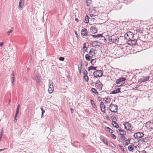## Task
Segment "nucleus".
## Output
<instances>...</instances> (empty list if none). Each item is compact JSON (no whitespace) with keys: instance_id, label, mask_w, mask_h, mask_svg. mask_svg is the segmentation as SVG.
<instances>
[{"instance_id":"1","label":"nucleus","mask_w":153,"mask_h":153,"mask_svg":"<svg viewBox=\"0 0 153 153\" xmlns=\"http://www.w3.org/2000/svg\"><path fill=\"white\" fill-rule=\"evenodd\" d=\"M48 92L49 94H52L54 91L53 83L51 81L49 80L48 84Z\"/></svg>"},{"instance_id":"2","label":"nucleus","mask_w":153,"mask_h":153,"mask_svg":"<svg viewBox=\"0 0 153 153\" xmlns=\"http://www.w3.org/2000/svg\"><path fill=\"white\" fill-rule=\"evenodd\" d=\"M134 34L131 32L126 33L124 35L125 39L127 41L134 38Z\"/></svg>"},{"instance_id":"3","label":"nucleus","mask_w":153,"mask_h":153,"mask_svg":"<svg viewBox=\"0 0 153 153\" xmlns=\"http://www.w3.org/2000/svg\"><path fill=\"white\" fill-rule=\"evenodd\" d=\"M109 110L112 112H116L117 110V106L116 105L111 104L109 105Z\"/></svg>"},{"instance_id":"4","label":"nucleus","mask_w":153,"mask_h":153,"mask_svg":"<svg viewBox=\"0 0 153 153\" xmlns=\"http://www.w3.org/2000/svg\"><path fill=\"white\" fill-rule=\"evenodd\" d=\"M137 44V41L134 38L127 41V44L131 46L136 45Z\"/></svg>"},{"instance_id":"5","label":"nucleus","mask_w":153,"mask_h":153,"mask_svg":"<svg viewBox=\"0 0 153 153\" xmlns=\"http://www.w3.org/2000/svg\"><path fill=\"white\" fill-rule=\"evenodd\" d=\"M93 75L95 77H100L103 75V72L100 70L96 71L94 72Z\"/></svg>"},{"instance_id":"6","label":"nucleus","mask_w":153,"mask_h":153,"mask_svg":"<svg viewBox=\"0 0 153 153\" xmlns=\"http://www.w3.org/2000/svg\"><path fill=\"white\" fill-rule=\"evenodd\" d=\"M144 134L142 132H139L134 134L133 136L135 139H139L143 137Z\"/></svg>"},{"instance_id":"7","label":"nucleus","mask_w":153,"mask_h":153,"mask_svg":"<svg viewBox=\"0 0 153 153\" xmlns=\"http://www.w3.org/2000/svg\"><path fill=\"white\" fill-rule=\"evenodd\" d=\"M95 86L98 90L100 91L102 88V85L100 81L97 80L95 83Z\"/></svg>"},{"instance_id":"8","label":"nucleus","mask_w":153,"mask_h":153,"mask_svg":"<svg viewBox=\"0 0 153 153\" xmlns=\"http://www.w3.org/2000/svg\"><path fill=\"white\" fill-rule=\"evenodd\" d=\"M125 129L128 131H131L132 129V127L131 125L128 122H125L123 124Z\"/></svg>"},{"instance_id":"9","label":"nucleus","mask_w":153,"mask_h":153,"mask_svg":"<svg viewBox=\"0 0 153 153\" xmlns=\"http://www.w3.org/2000/svg\"><path fill=\"white\" fill-rule=\"evenodd\" d=\"M146 127L148 129L153 128V122H148L146 124Z\"/></svg>"},{"instance_id":"10","label":"nucleus","mask_w":153,"mask_h":153,"mask_svg":"<svg viewBox=\"0 0 153 153\" xmlns=\"http://www.w3.org/2000/svg\"><path fill=\"white\" fill-rule=\"evenodd\" d=\"M90 31L92 34H96L97 32V30L96 27L95 26H92L90 29Z\"/></svg>"},{"instance_id":"11","label":"nucleus","mask_w":153,"mask_h":153,"mask_svg":"<svg viewBox=\"0 0 153 153\" xmlns=\"http://www.w3.org/2000/svg\"><path fill=\"white\" fill-rule=\"evenodd\" d=\"M89 54L91 56V58L94 57L96 56V53L95 50L91 49L89 52Z\"/></svg>"},{"instance_id":"12","label":"nucleus","mask_w":153,"mask_h":153,"mask_svg":"<svg viewBox=\"0 0 153 153\" xmlns=\"http://www.w3.org/2000/svg\"><path fill=\"white\" fill-rule=\"evenodd\" d=\"M24 5V1L23 0H20L18 5L19 9L22 10Z\"/></svg>"},{"instance_id":"13","label":"nucleus","mask_w":153,"mask_h":153,"mask_svg":"<svg viewBox=\"0 0 153 153\" xmlns=\"http://www.w3.org/2000/svg\"><path fill=\"white\" fill-rule=\"evenodd\" d=\"M122 139L124 140L123 142V145H128L130 143V140L129 139L125 140V137L123 136L122 137Z\"/></svg>"},{"instance_id":"14","label":"nucleus","mask_w":153,"mask_h":153,"mask_svg":"<svg viewBox=\"0 0 153 153\" xmlns=\"http://www.w3.org/2000/svg\"><path fill=\"white\" fill-rule=\"evenodd\" d=\"M14 74L13 72H12L10 74V77L9 78V80L12 82V84L13 85L14 82Z\"/></svg>"},{"instance_id":"15","label":"nucleus","mask_w":153,"mask_h":153,"mask_svg":"<svg viewBox=\"0 0 153 153\" xmlns=\"http://www.w3.org/2000/svg\"><path fill=\"white\" fill-rule=\"evenodd\" d=\"M125 80L126 78H125L121 77L117 79L116 83L117 84H120L122 82L125 81Z\"/></svg>"},{"instance_id":"16","label":"nucleus","mask_w":153,"mask_h":153,"mask_svg":"<svg viewBox=\"0 0 153 153\" xmlns=\"http://www.w3.org/2000/svg\"><path fill=\"white\" fill-rule=\"evenodd\" d=\"M7 53H5L4 54V60L7 61V62H9L10 61V56H8Z\"/></svg>"},{"instance_id":"17","label":"nucleus","mask_w":153,"mask_h":153,"mask_svg":"<svg viewBox=\"0 0 153 153\" xmlns=\"http://www.w3.org/2000/svg\"><path fill=\"white\" fill-rule=\"evenodd\" d=\"M81 35L84 36H87L88 33L87 29L85 28H83L81 30Z\"/></svg>"},{"instance_id":"18","label":"nucleus","mask_w":153,"mask_h":153,"mask_svg":"<svg viewBox=\"0 0 153 153\" xmlns=\"http://www.w3.org/2000/svg\"><path fill=\"white\" fill-rule=\"evenodd\" d=\"M36 83H39L41 82V79L37 75H35L34 77Z\"/></svg>"},{"instance_id":"19","label":"nucleus","mask_w":153,"mask_h":153,"mask_svg":"<svg viewBox=\"0 0 153 153\" xmlns=\"http://www.w3.org/2000/svg\"><path fill=\"white\" fill-rule=\"evenodd\" d=\"M100 108L102 112H104L105 111V107L103 103L101 102L100 103Z\"/></svg>"},{"instance_id":"20","label":"nucleus","mask_w":153,"mask_h":153,"mask_svg":"<svg viewBox=\"0 0 153 153\" xmlns=\"http://www.w3.org/2000/svg\"><path fill=\"white\" fill-rule=\"evenodd\" d=\"M103 100L105 103L108 104L111 101V99L108 97L105 98Z\"/></svg>"},{"instance_id":"21","label":"nucleus","mask_w":153,"mask_h":153,"mask_svg":"<svg viewBox=\"0 0 153 153\" xmlns=\"http://www.w3.org/2000/svg\"><path fill=\"white\" fill-rule=\"evenodd\" d=\"M101 43L100 42H98L97 41H94L92 42L93 46L94 47H96V46H99Z\"/></svg>"},{"instance_id":"22","label":"nucleus","mask_w":153,"mask_h":153,"mask_svg":"<svg viewBox=\"0 0 153 153\" xmlns=\"http://www.w3.org/2000/svg\"><path fill=\"white\" fill-rule=\"evenodd\" d=\"M120 88H118L116 89L115 90H114L111 91V94H115L117 93H119L120 92Z\"/></svg>"},{"instance_id":"23","label":"nucleus","mask_w":153,"mask_h":153,"mask_svg":"<svg viewBox=\"0 0 153 153\" xmlns=\"http://www.w3.org/2000/svg\"><path fill=\"white\" fill-rule=\"evenodd\" d=\"M118 130L120 134L123 136H122L126 134V132L124 131L121 129H119Z\"/></svg>"},{"instance_id":"24","label":"nucleus","mask_w":153,"mask_h":153,"mask_svg":"<svg viewBox=\"0 0 153 153\" xmlns=\"http://www.w3.org/2000/svg\"><path fill=\"white\" fill-rule=\"evenodd\" d=\"M111 124L115 128H119L118 125L115 121H112L111 122Z\"/></svg>"},{"instance_id":"25","label":"nucleus","mask_w":153,"mask_h":153,"mask_svg":"<svg viewBox=\"0 0 153 153\" xmlns=\"http://www.w3.org/2000/svg\"><path fill=\"white\" fill-rule=\"evenodd\" d=\"M86 3L87 6H90L91 4V0H86Z\"/></svg>"},{"instance_id":"26","label":"nucleus","mask_w":153,"mask_h":153,"mask_svg":"<svg viewBox=\"0 0 153 153\" xmlns=\"http://www.w3.org/2000/svg\"><path fill=\"white\" fill-rule=\"evenodd\" d=\"M96 68V67H94L93 66H91L88 68V71H90L91 70H95Z\"/></svg>"},{"instance_id":"27","label":"nucleus","mask_w":153,"mask_h":153,"mask_svg":"<svg viewBox=\"0 0 153 153\" xmlns=\"http://www.w3.org/2000/svg\"><path fill=\"white\" fill-rule=\"evenodd\" d=\"M91 103L92 107L94 108H96L97 107L94 103V102L92 100H91Z\"/></svg>"},{"instance_id":"28","label":"nucleus","mask_w":153,"mask_h":153,"mask_svg":"<svg viewBox=\"0 0 153 153\" xmlns=\"http://www.w3.org/2000/svg\"><path fill=\"white\" fill-rule=\"evenodd\" d=\"M128 149L129 151L133 152L134 151V149L131 145H129L128 147Z\"/></svg>"},{"instance_id":"29","label":"nucleus","mask_w":153,"mask_h":153,"mask_svg":"<svg viewBox=\"0 0 153 153\" xmlns=\"http://www.w3.org/2000/svg\"><path fill=\"white\" fill-rule=\"evenodd\" d=\"M91 56L90 55L86 54L85 56V58L87 60L89 61L90 59Z\"/></svg>"},{"instance_id":"30","label":"nucleus","mask_w":153,"mask_h":153,"mask_svg":"<svg viewBox=\"0 0 153 153\" xmlns=\"http://www.w3.org/2000/svg\"><path fill=\"white\" fill-rule=\"evenodd\" d=\"M89 20L88 19V16L87 15L85 17V20H84V22L85 23L87 24L88 23Z\"/></svg>"},{"instance_id":"31","label":"nucleus","mask_w":153,"mask_h":153,"mask_svg":"<svg viewBox=\"0 0 153 153\" xmlns=\"http://www.w3.org/2000/svg\"><path fill=\"white\" fill-rule=\"evenodd\" d=\"M97 38H103L102 34H98L97 35Z\"/></svg>"},{"instance_id":"32","label":"nucleus","mask_w":153,"mask_h":153,"mask_svg":"<svg viewBox=\"0 0 153 153\" xmlns=\"http://www.w3.org/2000/svg\"><path fill=\"white\" fill-rule=\"evenodd\" d=\"M106 128L107 129V130L110 133H113V131L111 129L109 128L108 127H107Z\"/></svg>"},{"instance_id":"33","label":"nucleus","mask_w":153,"mask_h":153,"mask_svg":"<svg viewBox=\"0 0 153 153\" xmlns=\"http://www.w3.org/2000/svg\"><path fill=\"white\" fill-rule=\"evenodd\" d=\"M91 63L92 65H94L96 63V61L95 59H93L91 60Z\"/></svg>"},{"instance_id":"34","label":"nucleus","mask_w":153,"mask_h":153,"mask_svg":"<svg viewBox=\"0 0 153 153\" xmlns=\"http://www.w3.org/2000/svg\"><path fill=\"white\" fill-rule=\"evenodd\" d=\"M91 91L92 92L95 94H98L97 91L94 89L92 88L91 89Z\"/></svg>"},{"instance_id":"35","label":"nucleus","mask_w":153,"mask_h":153,"mask_svg":"<svg viewBox=\"0 0 153 153\" xmlns=\"http://www.w3.org/2000/svg\"><path fill=\"white\" fill-rule=\"evenodd\" d=\"M84 78L86 81L87 82L88 81V78L87 76L85 75Z\"/></svg>"},{"instance_id":"36","label":"nucleus","mask_w":153,"mask_h":153,"mask_svg":"<svg viewBox=\"0 0 153 153\" xmlns=\"http://www.w3.org/2000/svg\"><path fill=\"white\" fill-rule=\"evenodd\" d=\"M108 40L109 42H111L112 41V39L111 36H108Z\"/></svg>"},{"instance_id":"37","label":"nucleus","mask_w":153,"mask_h":153,"mask_svg":"<svg viewBox=\"0 0 153 153\" xmlns=\"http://www.w3.org/2000/svg\"><path fill=\"white\" fill-rule=\"evenodd\" d=\"M119 147H120V149H121L122 150V151H123V152L124 153H125V151H124V149H123V147L121 146V145H119Z\"/></svg>"},{"instance_id":"38","label":"nucleus","mask_w":153,"mask_h":153,"mask_svg":"<svg viewBox=\"0 0 153 153\" xmlns=\"http://www.w3.org/2000/svg\"><path fill=\"white\" fill-rule=\"evenodd\" d=\"M74 33L76 36V38L77 39H78L79 38V36L78 34V33L76 31H74Z\"/></svg>"},{"instance_id":"39","label":"nucleus","mask_w":153,"mask_h":153,"mask_svg":"<svg viewBox=\"0 0 153 153\" xmlns=\"http://www.w3.org/2000/svg\"><path fill=\"white\" fill-rule=\"evenodd\" d=\"M59 60L60 61H63L64 60V58L63 57H60L59 58Z\"/></svg>"},{"instance_id":"40","label":"nucleus","mask_w":153,"mask_h":153,"mask_svg":"<svg viewBox=\"0 0 153 153\" xmlns=\"http://www.w3.org/2000/svg\"><path fill=\"white\" fill-rule=\"evenodd\" d=\"M41 109L42 111V117L43 116V114L45 113V111L42 108H41Z\"/></svg>"},{"instance_id":"41","label":"nucleus","mask_w":153,"mask_h":153,"mask_svg":"<svg viewBox=\"0 0 153 153\" xmlns=\"http://www.w3.org/2000/svg\"><path fill=\"white\" fill-rule=\"evenodd\" d=\"M111 136L114 139H115L116 138V137L114 134H111Z\"/></svg>"},{"instance_id":"42","label":"nucleus","mask_w":153,"mask_h":153,"mask_svg":"<svg viewBox=\"0 0 153 153\" xmlns=\"http://www.w3.org/2000/svg\"><path fill=\"white\" fill-rule=\"evenodd\" d=\"M91 36L92 37L94 38H97V35H91Z\"/></svg>"},{"instance_id":"43","label":"nucleus","mask_w":153,"mask_h":153,"mask_svg":"<svg viewBox=\"0 0 153 153\" xmlns=\"http://www.w3.org/2000/svg\"><path fill=\"white\" fill-rule=\"evenodd\" d=\"M4 42H0V46L2 47L3 45Z\"/></svg>"},{"instance_id":"44","label":"nucleus","mask_w":153,"mask_h":153,"mask_svg":"<svg viewBox=\"0 0 153 153\" xmlns=\"http://www.w3.org/2000/svg\"><path fill=\"white\" fill-rule=\"evenodd\" d=\"M149 79V76H147L146 77V79H144V80L142 81H141V82H144L146 80H147Z\"/></svg>"},{"instance_id":"45","label":"nucleus","mask_w":153,"mask_h":153,"mask_svg":"<svg viewBox=\"0 0 153 153\" xmlns=\"http://www.w3.org/2000/svg\"><path fill=\"white\" fill-rule=\"evenodd\" d=\"M19 113V110H17L16 111V115L15 117H16V116L17 114Z\"/></svg>"},{"instance_id":"46","label":"nucleus","mask_w":153,"mask_h":153,"mask_svg":"<svg viewBox=\"0 0 153 153\" xmlns=\"http://www.w3.org/2000/svg\"><path fill=\"white\" fill-rule=\"evenodd\" d=\"M75 21H76V22H78V21H79V20L78 19H77V18H76L75 19Z\"/></svg>"},{"instance_id":"47","label":"nucleus","mask_w":153,"mask_h":153,"mask_svg":"<svg viewBox=\"0 0 153 153\" xmlns=\"http://www.w3.org/2000/svg\"><path fill=\"white\" fill-rule=\"evenodd\" d=\"M12 32V31L11 30H10L7 32V33L10 34V33H11Z\"/></svg>"},{"instance_id":"48","label":"nucleus","mask_w":153,"mask_h":153,"mask_svg":"<svg viewBox=\"0 0 153 153\" xmlns=\"http://www.w3.org/2000/svg\"><path fill=\"white\" fill-rule=\"evenodd\" d=\"M19 105H18L17 106V110H19Z\"/></svg>"},{"instance_id":"49","label":"nucleus","mask_w":153,"mask_h":153,"mask_svg":"<svg viewBox=\"0 0 153 153\" xmlns=\"http://www.w3.org/2000/svg\"><path fill=\"white\" fill-rule=\"evenodd\" d=\"M103 38H104V39H103V40H104V42H106V39L105 38V37H103Z\"/></svg>"},{"instance_id":"50","label":"nucleus","mask_w":153,"mask_h":153,"mask_svg":"<svg viewBox=\"0 0 153 153\" xmlns=\"http://www.w3.org/2000/svg\"><path fill=\"white\" fill-rule=\"evenodd\" d=\"M73 110L72 109V108H71V113H73Z\"/></svg>"},{"instance_id":"51","label":"nucleus","mask_w":153,"mask_h":153,"mask_svg":"<svg viewBox=\"0 0 153 153\" xmlns=\"http://www.w3.org/2000/svg\"><path fill=\"white\" fill-rule=\"evenodd\" d=\"M12 52L13 53H14V51L13 50H12Z\"/></svg>"},{"instance_id":"52","label":"nucleus","mask_w":153,"mask_h":153,"mask_svg":"<svg viewBox=\"0 0 153 153\" xmlns=\"http://www.w3.org/2000/svg\"><path fill=\"white\" fill-rule=\"evenodd\" d=\"M94 16V15H93V14L90 15V16H91V17H92V16Z\"/></svg>"},{"instance_id":"53","label":"nucleus","mask_w":153,"mask_h":153,"mask_svg":"<svg viewBox=\"0 0 153 153\" xmlns=\"http://www.w3.org/2000/svg\"><path fill=\"white\" fill-rule=\"evenodd\" d=\"M85 44H84V46H83V48H85Z\"/></svg>"},{"instance_id":"54","label":"nucleus","mask_w":153,"mask_h":153,"mask_svg":"<svg viewBox=\"0 0 153 153\" xmlns=\"http://www.w3.org/2000/svg\"><path fill=\"white\" fill-rule=\"evenodd\" d=\"M111 143L113 145H114L113 144V143Z\"/></svg>"},{"instance_id":"55","label":"nucleus","mask_w":153,"mask_h":153,"mask_svg":"<svg viewBox=\"0 0 153 153\" xmlns=\"http://www.w3.org/2000/svg\"><path fill=\"white\" fill-rule=\"evenodd\" d=\"M2 149H1V150H0V151H2Z\"/></svg>"},{"instance_id":"56","label":"nucleus","mask_w":153,"mask_h":153,"mask_svg":"<svg viewBox=\"0 0 153 153\" xmlns=\"http://www.w3.org/2000/svg\"><path fill=\"white\" fill-rule=\"evenodd\" d=\"M10 102V100H9V102Z\"/></svg>"}]
</instances>
